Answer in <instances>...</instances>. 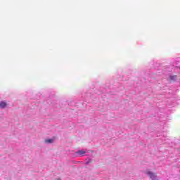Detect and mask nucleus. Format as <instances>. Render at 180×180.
<instances>
[{"mask_svg":"<svg viewBox=\"0 0 180 180\" xmlns=\"http://www.w3.org/2000/svg\"><path fill=\"white\" fill-rule=\"evenodd\" d=\"M165 120H167V115L164 112V110H159V126L160 129L162 130L164 125L165 124Z\"/></svg>","mask_w":180,"mask_h":180,"instance_id":"nucleus-1","label":"nucleus"},{"mask_svg":"<svg viewBox=\"0 0 180 180\" xmlns=\"http://www.w3.org/2000/svg\"><path fill=\"white\" fill-rule=\"evenodd\" d=\"M45 141H46V143H53V139H46Z\"/></svg>","mask_w":180,"mask_h":180,"instance_id":"nucleus-7","label":"nucleus"},{"mask_svg":"<svg viewBox=\"0 0 180 180\" xmlns=\"http://www.w3.org/2000/svg\"><path fill=\"white\" fill-rule=\"evenodd\" d=\"M146 174L148 175L151 179L155 178V174L150 171H146Z\"/></svg>","mask_w":180,"mask_h":180,"instance_id":"nucleus-4","label":"nucleus"},{"mask_svg":"<svg viewBox=\"0 0 180 180\" xmlns=\"http://www.w3.org/2000/svg\"><path fill=\"white\" fill-rule=\"evenodd\" d=\"M177 76L176 75H169L168 77V81H176Z\"/></svg>","mask_w":180,"mask_h":180,"instance_id":"nucleus-5","label":"nucleus"},{"mask_svg":"<svg viewBox=\"0 0 180 180\" xmlns=\"http://www.w3.org/2000/svg\"><path fill=\"white\" fill-rule=\"evenodd\" d=\"M75 154H77L79 157H83L84 154H86V152L85 150H79L75 152Z\"/></svg>","mask_w":180,"mask_h":180,"instance_id":"nucleus-3","label":"nucleus"},{"mask_svg":"<svg viewBox=\"0 0 180 180\" xmlns=\"http://www.w3.org/2000/svg\"><path fill=\"white\" fill-rule=\"evenodd\" d=\"M165 139H167V132L163 131L159 134V140H161V143H165Z\"/></svg>","mask_w":180,"mask_h":180,"instance_id":"nucleus-2","label":"nucleus"},{"mask_svg":"<svg viewBox=\"0 0 180 180\" xmlns=\"http://www.w3.org/2000/svg\"><path fill=\"white\" fill-rule=\"evenodd\" d=\"M8 106V103H6V102L5 101H1L0 102V108L1 109H5V108Z\"/></svg>","mask_w":180,"mask_h":180,"instance_id":"nucleus-6","label":"nucleus"}]
</instances>
